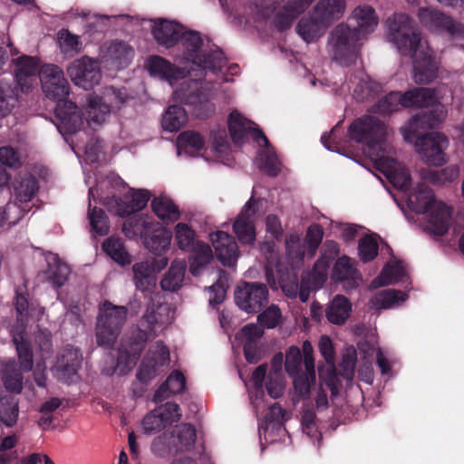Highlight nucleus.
<instances>
[{
    "label": "nucleus",
    "mask_w": 464,
    "mask_h": 464,
    "mask_svg": "<svg viewBox=\"0 0 464 464\" xmlns=\"http://www.w3.org/2000/svg\"><path fill=\"white\" fill-rule=\"evenodd\" d=\"M447 113L446 107L439 101L426 108L401 128L404 140L411 142L419 129H432L439 126L446 119Z\"/></svg>",
    "instance_id": "2eb2a0df"
},
{
    "label": "nucleus",
    "mask_w": 464,
    "mask_h": 464,
    "mask_svg": "<svg viewBox=\"0 0 464 464\" xmlns=\"http://www.w3.org/2000/svg\"><path fill=\"white\" fill-rule=\"evenodd\" d=\"M328 25L320 18H316L314 13L311 15L302 17L295 31L299 37L307 44L316 43L325 34Z\"/></svg>",
    "instance_id": "7c9ffc66"
},
{
    "label": "nucleus",
    "mask_w": 464,
    "mask_h": 464,
    "mask_svg": "<svg viewBox=\"0 0 464 464\" xmlns=\"http://www.w3.org/2000/svg\"><path fill=\"white\" fill-rule=\"evenodd\" d=\"M402 107L429 108L439 101L434 90L416 88L406 92L402 98Z\"/></svg>",
    "instance_id": "58836bf2"
},
{
    "label": "nucleus",
    "mask_w": 464,
    "mask_h": 464,
    "mask_svg": "<svg viewBox=\"0 0 464 464\" xmlns=\"http://www.w3.org/2000/svg\"><path fill=\"white\" fill-rule=\"evenodd\" d=\"M304 365L306 373L297 377L295 381V392L300 396H307L310 392L311 384L315 382L314 360L313 357V347L309 341H304L302 345Z\"/></svg>",
    "instance_id": "c85d7f7f"
},
{
    "label": "nucleus",
    "mask_w": 464,
    "mask_h": 464,
    "mask_svg": "<svg viewBox=\"0 0 464 464\" xmlns=\"http://www.w3.org/2000/svg\"><path fill=\"white\" fill-rule=\"evenodd\" d=\"M82 354L77 348L64 347L57 355L52 367L53 375L60 382L73 383L78 381V370L81 367Z\"/></svg>",
    "instance_id": "6ab92c4d"
},
{
    "label": "nucleus",
    "mask_w": 464,
    "mask_h": 464,
    "mask_svg": "<svg viewBox=\"0 0 464 464\" xmlns=\"http://www.w3.org/2000/svg\"><path fill=\"white\" fill-rule=\"evenodd\" d=\"M133 56V49L122 41L105 43L99 53L100 63L109 70H121L127 67Z\"/></svg>",
    "instance_id": "aec40b11"
},
{
    "label": "nucleus",
    "mask_w": 464,
    "mask_h": 464,
    "mask_svg": "<svg viewBox=\"0 0 464 464\" xmlns=\"http://www.w3.org/2000/svg\"><path fill=\"white\" fill-rule=\"evenodd\" d=\"M157 226V221L148 215H136L124 221L122 231L128 238L140 237L142 239L150 233V229Z\"/></svg>",
    "instance_id": "e433bc0d"
},
{
    "label": "nucleus",
    "mask_w": 464,
    "mask_h": 464,
    "mask_svg": "<svg viewBox=\"0 0 464 464\" xmlns=\"http://www.w3.org/2000/svg\"><path fill=\"white\" fill-rule=\"evenodd\" d=\"M346 10V0H319L313 13L329 26L343 17Z\"/></svg>",
    "instance_id": "72a5a7b5"
},
{
    "label": "nucleus",
    "mask_w": 464,
    "mask_h": 464,
    "mask_svg": "<svg viewBox=\"0 0 464 464\" xmlns=\"http://www.w3.org/2000/svg\"><path fill=\"white\" fill-rule=\"evenodd\" d=\"M349 19L355 24L353 30L357 31L361 37L372 34L379 24L375 10L366 4L356 6L352 11Z\"/></svg>",
    "instance_id": "cd10ccee"
},
{
    "label": "nucleus",
    "mask_w": 464,
    "mask_h": 464,
    "mask_svg": "<svg viewBox=\"0 0 464 464\" xmlns=\"http://www.w3.org/2000/svg\"><path fill=\"white\" fill-rule=\"evenodd\" d=\"M186 387V379L179 371H173L166 382L157 390L154 394V401L160 402L171 395L179 393Z\"/></svg>",
    "instance_id": "49530a36"
},
{
    "label": "nucleus",
    "mask_w": 464,
    "mask_h": 464,
    "mask_svg": "<svg viewBox=\"0 0 464 464\" xmlns=\"http://www.w3.org/2000/svg\"><path fill=\"white\" fill-rule=\"evenodd\" d=\"M67 74L76 86L91 90L102 80L100 62L89 56H82L68 65Z\"/></svg>",
    "instance_id": "4468645a"
},
{
    "label": "nucleus",
    "mask_w": 464,
    "mask_h": 464,
    "mask_svg": "<svg viewBox=\"0 0 464 464\" xmlns=\"http://www.w3.org/2000/svg\"><path fill=\"white\" fill-rule=\"evenodd\" d=\"M187 120V112L181 106L170 105L162 115L161 126L164 130L173 132L183 127Z\"/></svg>",
    "instance_id": "3c124183"
},
{
    "label": "nucleus",
    "mask_w": 464,
    "mask_h": 464,
    "mask_svg": "<svg viewBox=\"0 0 464 464\" xmlns=\"http://www.w3.org/2000/svg\"><path fill=\"white\" fill-rule=\"evenodd\" d=\"M418 17L423 26L436 33H448L452 36H460L464 26L456 23L450 16L431 8L421 7L418 11Z\"/></svg>",
    "instance_id": "412c9836"
},
{
    "label": "nucleus",
    "mask_w": 464,
    "mask_h": 464,
    "mask_svg": "<svg viewBox=\"0 0 464 464\" xmlns=\"http://www.w3.org/2000/svg\"><path fill=\"white\" fill-rule=\"evenodd\" d=\"M169 312L170 309L167 304L149 305L140 320L142 329L137 330V336L128 344H121L116 366L113 370L108 371L107 374L118 372L119 374L124 375L130 372L136 364L145 341L155 336L164 325L170 322Z\"/></svg>",
    "instance_id": "0eeeda50"
},
{
    "label": "nucleus",
    "mask_w": 464,
    "mask_h": 464,
    "mask_svg": "<svg viewBox=\"0 0 464 464\" xmlns=\"http://www.w3.org/2000/svg\"><path fill=\"white\" fill-rule=\"evenodd\" d=\"M191 248L192 257L189 271L193 276H198L204 266L212 259V250L208 244L202 242H197Z\"/></svg>",
    "instance_id": "603ef678"
},
{
    "label": "nucleus",
    "mask_w": 464,
    "mask_h": 464,
    "mask_svg": "<svg viewBox=\"0 0 464 464\" xmlns=\"http://www.w3.org/2000/svg\"><path fill=\"white\" fill-rule=\"evenodd\" d=\"M237 305L246 313H258L268 302V290L261 283H243L235 291Z\"/></svg>",
    "instance_id": "f3484780"
},
{
    "label": "nucleus",
    "mask_w": 464,
    "mask_h": 464,
    "mask_svg": "<svg viewBox=\"0 0 464 464\" xmlns=\"http://www.w3.org/2000/svg\"><path fill=\"white\" fill-rule=\"evenodd\" d=\"M228 130L232 140L237 145L244 143L248 135L251 136L260 147H263L256 157L258 168L273 177L279 173L281 163L274 149L270 147L267 138L255 122L235 110L228 117Z\"/></svg>",
    "instance_id": "6e6552de"
},
{
    "label": "nucleus",
    "mask_w": 464,
    "mask_h": 464,
    "mask_svg": "<svg viewBox=\"0 0 464 464\" xmlns=\"http://www.w3.org/2000/svg\"><path fill=\"white\" fill-rule=\"evenodd\" d=\"M387 135L386 125L375 116L359 118L349 128L350 139L362 145L363 153L374 167L405 195L411 189V176L408 169L396 160L395 150L386 140Z\"/></svg>",
    "instance_id": "7ed1b4c3"
},
{
    "label": "nucleus",
    "mask_w": 464,
    "mask_h": 464,
    "mask_svg": "<svg viewBox=\"0 0 464 464\" xmlns=\"http://www.w3.org/2000/svg\"><path fill=\"white\" fill-rule=\"evenodd\" d=\"M451 206L442 201L434 202L430 208L426 211L425 229L435 236H443L446 234L452 223Z\"/></svg>",
    "instance_id": "b1692460"
},
{
    "label": "nucleus",
    "mask_w": 464,
    "mask_h": 464,
    "mask_svg": "<svg viewBox=\"0 0 464 464\" xmlns=\"http://www.w3.org/2000/svg\"><path fill=\"white\" fill-rule=\"evenodd\" d=\"M171 237L170 231L157 222V226H153L142 240L147 249L153 254L160 255L169 248Z\"/></svg>",
    "instance_id": "f704fd0d"
},
{
    "label": "nucleus",
    "mask_w": 464,
    "mask_h": 464,
    "mask_svg": "<svg viewBox=\"0 0 464 464\" xmlns=\"http://www.w3.org/2000/svg\"><path fill=\"white\" fill-rule=\"evenodd\" d=\"M407 295L404 292L385 289L378 292L372 299V306L375 309L394 308L406 301Z\"/></svg>",
    "instance_id": "09e8293b"
},
{
    "label": "nucleus",
    "mask_w": 464,
    "mask_h": 464,
    "mask_svg": "<svg viewBox=\"0 0 464 464\" xmlns=\"http://www.w3.org/2000/svg\"><path fill=\"white\" fill-rule=\"evenodd\" d=\"M109 183H115V185H120L122 183V180L120 177L111 176L108 178L106 180H103L100 185L95 188H89V210H88V218L92 227V231L99 236H105L109 232V222L108 218L104 211L98 208H91V200L93 198L95 200V195H98V191L102 189L103 187L107 186Z\"/></svg>",
    "instance_id": "393cba45"
},
{
    "label": "nucleus",
    "mask_w": 464,
    "mask_h": 464,
    "mask_svg": "<svg viewBox=\"0 0 464 464\" xmlns=\"http://www.w3.org/2000/svg\"><path fill=\"white\" fill-rule=\"evenodd\" d=\"M256 202L253 197L244 205L233 223V231L244 245H254L256 241L255 215Z\"/></svg>",
    "instance_id": "5701e85b"
},
{
    "label": "nucleus",
    "mask_w": 464,
    "mask_h": 464,
    "mask_svg": "<svg viewBox=\"0 0 464 464\" xmlns=\"http://www.w3.org/2000/svg\"><path fill=\"white\" fill-rule=\"evenodd\" d=\"M134 284L137 289L150 291L156 285L155 269L149 261L133 265Z\"/></svg>",
    "instance_id": "a18cd8bd"
},
{
    "label": "nucleus",
    "mask_w": 464,
    "mask_h": 464,
    "mask_svg": "<svg viewBox=\"0 0 464 464\" xmlns=\"http://www.w3.org/2000/svg\"><path fill=\"white\" fill-rule=\"evenodd\" d=\"M57 40L61 52L64 54L74 55L82 50V42L79 36L67 29H61L58 32Z\"/></svg>",
    "instance_id": "e2e57ef3"
},
{
    "label": "nucleus",
    "mask_w": 464,
    "mask_h": 464,
    "mask_svg": "<svg viewBox=\"0 0 464 464\" xmlns=\"http://www.w3.org/2000/svg\"><path fill=\"white\" fill-rule=\"evenodd\" d=\"M378 238L375 235L365 236L360 239L358 253L362 261L370 262L378 255Z\"/></svg>",
    "instance_id": "0e129e2a"
},
{
    "label": "nucleus",
    "mask_w": 464,
    "mask_h": 464,
    "mask_svg": "<svg viewBox=\"0 0 464 464\" xmlns=\"http://www.w3.org/2000/svg\"><path fill=\"white\" fill-rule=\"evenodd\" d=\"M3 382L5 389L13 393H20L23 388V377L16 369L14 361H9L5 364L3 371Z\"/></svg>",
    "instance_id": "4d7b16f0"
},
{
    "label": "nucleus",
    "mask_w": 464,
    "mask_h": 464,
    "mask_svg": "<svg viewBox=\"0 0 464 464\" xmlns=\"http://www.w3.org/2000/svg\"><path fill=\"white\" fill-rule=\"evenodd\" d=\"M285 414V411L278 403H274L270 406L265 420H263L258 427L260 437L263 435L265 440L268 441L267 436L270 430L273 431L282 428Z\"/></svg>",
    "instance_id": "8fccbe9b"
},
{
    "label": "nucleus",
    "mask_w": 464,
    "mask_h": 464,
    "mask_svg": "<svg viewBox=\"0 0 464 464\" xmlns=\"http://www.w3.org/2000/svg\"><path fill=\"white\" fill-rule=\"evenodd\" d=\"M107 18V16L91 14L79 8H72L63 14V19L67 23L76 24L90 30H98V25Z\"/></svg>",
    "instance_id": "c03bdc74"
},
{
    "label": "nucleus",
    "mask_w": 464,
    "mask_h": 464,
    "mask_svg": "<svg viewBox=\"0 0 464 464\" xmlns=\"http://www.w3.org/2000/svg\"><path fill=\"white\" fill-rule=\"evenodd\" d=\"M404 197L408 208L417 214L426 213L434 202H438L432 190L424 184H419L413 189H410Z\"/></svg>",
    "instance_id": "473e14b6"
},
{
    "label": "nucleus",
    "mask_w": 464,
    "mask_h": 464,
    "mask_svg": "<svg viewBox=\"0 0 464 464\" xmlns=\"http://www.w3.org/2000/svg\"><path fill=\"white\" fill-rule=\"evenodd\" d=\"M13 342L16 348L21 369L24 372H30L33 369V352L30 343L25 338L24 333L14 334Z\"/></svg>",
    "instance_id": "864d4df0"
},
{
    "label": "nucleus",
    "mask_w": 464,
    "mask_h": 464,
    "mask_svg": "<svg viewBox=\"0 0 464 464\" xmlns=\"http://www.w3.org/2000/svg\"><path fill=\"white\" fill-rule=\"evenodd\" d=\"M304 358L300 349L297 346H290L285 356V369L288 375L293 378V384L297 377L304 375L306 369L301 370Z\"/></svg>",
    "instance_id": "5fc2aeb1"
},
{
    "label": "nucleus",
    "mask_w": 464,
    "mask_h": 464,
    "mask_svg": "<svg viewBox=\"0 0 464 464\" xmlns=\"http://www.w3.org/2000/svg\"><path fill=\"white\" fill-rule=\"evenodd\" d=\"M300 14L299 12L287 2L276 13L275 16V25L279 31L290 28L293 21Z\"/></svg>",
    "instance_id": "338daca9"
},
{
    "label": "nucleus",
    "mask_w": 464,
    "mask_h": 464,
    "mask_svg": "<svg viewBox=\"0 0 464 464\" xmlns=\"http://www.w3.org/2000/svg\"><path fill=\"white\" fill-rule=\"evenodd\" d=\"M183 32L184 29L182 25L176 22L164 19L155 20L151 28L155 41L167 48L175 45Z\"/></svg>",
    "instance_id": "bb28decb"
},
{
    "label": "nucleus",
    "mask_w": 464,
    "mask_h": 464,
    "mask_svg": "<svg viewBox=\"0 0 464 464\" xmlns=\"http://www.w3.org/2000/svg\"><path fill=\"white\" fill-rule=\"evenodd\" d=\"M182 52L176 62L186 68L190 78L174 92V99L191 105L195 115L208 118L215 111L210 98L218 91L219 81L228 82L222 69L227 63L223 52L196 31L180 36Z\"/></svg>",
    "instance_id": "f257e3e1"
},
{
    "label": "nucleus",
    "mask_w": 464,
    "mask_h": 464,
    "mask_svg": "<svg viewBox=\"0 0 464 464\" xmlns=\"http://www.w3.org/2000/svg\"><path fill=\"white\" fill-rule=\"evenodd\" d=\"M355 80H358V82L353 90V93L358 100L369 99L377 94L381 90V85L362 72L355 76Z\"/></svg>",
    "instance_id": "13d9d810"
},
{
    "label": "nucleus",
    "mask_w": 464,
    "mask_h": 464,
    "mask_svg": "<svg viewBox=\"0 0 464 464\" xmlns=\"http://www.w3.org/2000/svg\"><path fill=\"white\" fill-rule=\"evenodd\" d=\"M450 146L448 137L438 131L423 134L414 141V148L420 160L428 166L440 167L446 164V153Z\"/></svg>",
    "instance_id": "f8f14e48"
},
{
    "label": "nucleus",
    "mask_w": 464,
    "mask_h": 464,
    "mask_svg": "<svg viewBox=\"0 0 464 464\" xmlns=\"http://www.w3.org/2000/svg\"><path fill=\"white\" fill-rule=\"evenodd\" d=\"M126 317L125 306L113 305L108 301L102 304L95 329L99 346L111 348L115 343Z\"/></svg>",
    "instance_id": "9b49d317"
},
{
    "label": "nucleus",
    "mask_w": 464,
    "mask_h": 464,
    "mask_svg": "<svg viewBox=\"0 0 464 464\" xmlns=\"http://www.w3.org/2000/svg\"><path fill=\"white\" fill-rule=\"evenodd\" d=\"M332 276L334 281L342 282L346 290L357 287L362 282L361 275L354 267L353 261L345 256L335 262Z\"/></svg>",
    "instance_id": "c756f323"
},
{
    "label": "nucleus",
    "mask_w": 464,
    "mask_h": 464,
    "mask_svg": "<svg viewBox=\"0 0 464 464\" xmlns=\"http://www.w3.org/2000/svg\"><path fill=\"white\" fill-rule=\"evenodd\" d=\"M14 200L0 207V231H5L16 225L29 210V202L38 191L34 177L20 173L12 183Z\"/></svg>",
    "instance_id": "1a4fd4ad"
},
{
    "label": "nucleus",
    "mask_w": 464,
    "mask_h": 464,
    "mask_svg": "<svg viewBox=\"0 0 464 464\" xmlns=\"http://www.w3.org/2000/svg\"><path fill=\"white\" fill-rule=\"evenodd\" d=\"M174 232L175 239L181 250L188 251L195 246V232L188 224L178 223L175 226Z\"/></svg>",
    "instance_id": "69168bd1"
},
{
    "label": "nucleus",
    "mask_w": 464,
    "mask_h": 464,
    "mask_svg": "<svg viewBox=\"0 0 464 464\" xmlns=\"http://www.w3.org/2000/svg\"><path fill=\"white\" fill-rule=\"evenodd\" d=\"M203 149L204 140L202 136L196 131H184L180 133L177 139V150L179 156H199Z\"/></svg>",
    "instance_id": "4c0bfd02"
},
{
    "label": "nucleus",
    "mask_w": 464,
    "mask_h": 464,
    "mask_svg": "<svg viewBox=\"0 0 464 464\" xmlns=\"http://www.w3.org/2000/svg\"><path fill=\"white\" fill-rule=\"evenodd\" d=\"M361 36L348 24L341 23L329 34L326 50L333 61L342 66H348L357 59Z\"/></svg>",
    "instance_id": "9d476101"
},
{
    "label": "nucleus",
    "mask_w": 464,
    "mask_h": 464,
    "mask_svg": "<svg viewBox=\"0 0 464 464\" xmlns=\"http://www.w3.org/2000/svg\"><path fill=\"white\" fill-rule=\"evenodd\" d=\"M261 249L266 255V277L267 284L272 289L280 287L287 297L295 298L298 295L300 300L304 303L309 298L310 291L321 288L327 278L328 264L324 259L318 260L312 272L303 276L299 285L295 273L282 270L274 243H265Z\"/></svg>",
    "instance_id": "39448f33"
},
{
    "label": "nucleus",
    "mask_w": 464,
    "mask_h": 464,
    "mask_svg": "<svg viewBox=\"0 0 464 464\" xmlns=\"http://www.w3.org/2000/svg\"><path fill=\"white\" fill-rule=\"evenodd\" d=\"M406 276V270L400 261L392 260L383 267L381 275L372 282L373 288L396 284Z\"/></svg>",
    "instance_id": "de8ad7c7"
},
{
    "label": "nucleus",
    "mask_w": 464,
    "mask_h": 464,
    "mask_svg": "<svg viewBox=\"0 0 464 464\" xmlns=\"http://www.w3.org/2000/svg\"><path fill=\"white\" fill-rule=\"evenodd\" d=\"M145 67L149 73L155 78L164 80L174 89L181 87L182 82L188 75L186 68L176 66L165 58L159 55H151L147 58Z\"/></svg>",
    "instance_id": "a211bd4d"
},
{
    "label": "nucleus",
    "mask_w": 464,
    "mask_h": 464,
    "mask_svg": "<svg viewBox=\"0 0 464 464\" xmlns=\"http://www.w3.org/2000/svg\"><path fill=\"white\" fill-rule=\"evenodd\" d=\"M227 280L225 272L219 270L218 281L208 288L210 293L209 304L211 306L214 307L224 301L227 288Z\"/></svg>",
    "instance_id": "774afa93"
},
{
    "label": "nucleus",
    "mask_w": 464,
    "mask_h": 464,
    "mask_svg": "<svg viewBox=\"0 0 464 464\" xmlns=\"http://www.w3.org/2000/svg\"><path fill=\"white\" fill-rule=\"evenodd\" d=\"M319 350L322 356L324 358L327 364V376H325V371L319 368V377L324 380L327 386L330 388L332 394L337 392V387L335 385L336 372L334 365V347L332 340L325 335H323L319 340Z\"/></svg>",
    "instance_id": "2f4dec72"
},
{
    "label": "nucleus",
    "mask_w": 464,
    "mask_h": 464,
    "mask_svg": "<svg viewBox=\"0 0 464 464\" xmlns=\"http://www.w3.org/2000/svg\"><path fill=\"white\" fill-rule=\"evenodd\" d=\"M19 415L18 402L10 397L0 398V422L6 427L16 424Z\"/></svg>",
    "instance_id": "bf43d9fd"
},
{
    "label": "nucleus",
    "mask_w": 464,
    "mask_h": 464,
    "mask_svg": "<svg viewBox=\"0 0 464 464\" xmlns=\"http://www.w3.org/2000/svg\"><path fill=\"white\" fill-rule=\"evenodd\" d=\"M150 198V193L147 189H130V193L122 198L115 195L103 198L101 202L107 206L108 209L120 216L125 217L142 209Z\"/></svg>",
    "instance_id": "dca6fc26"
},
{
    "label": "nucleus",
    "mask_w": 464,
    "mask_h": 464,
    "mask_svg": "<svg viewBox=\"0 0 464 464\" xmlns=\"http://www.w3.org/2000/svg\"><path fill=\"white\" fill-rule=\"evenodd\" d=\"M151 208L155 215L166 223H173L180 217L177 205L170 198L164 195L152 199Z\"/></svg>",
    "instance_id": "37998d69"
},
{
    "label": "nucleus",
    "mask_w": 464,
    "mask_h": 464,
    "mask_svg": "<svg viewBox=\"0 0 464 464\" xmlns=\"http://www.w3.org/2000/svg\"><path fill=\"white\" fill-rule=\"evenodd\" d=\"M35 57L22 56L15 60V81L17 87H1L0 118L6 116L16 104L19 90L26 92L37 84L38 73L43 92L49 99L57 101L55 117L56 128L67 143H72L70 136L81 130L83 119L77 105L65 98L69 95L70 86L64 78L63 71L55 64H45L40 71Z\"/></svg>",
    "instance_id": "f03ea898"
},
{
    "label": "nucleus",
    "mask_w": 464,
    "mask_h": 464,
    "mask_svg": "<svg viewBox=\"0 0 464 464\" xmlns=\"http://www.w3.org/2000/svg\"><path fill=\"white\" fill-rule=\"evenodd\" d=\"M45 261L47 263L46 275L48 280L54 287H61L67 281L70 274L69 266L53 253H48L45 256Z\"/></svg>",
    "instance_id": "a19ab883"
},
{
    "label": "nucleus",
    "mask_w": 464,
    "mask_h": 464,
    "mask_svg": "<svg viewBox=\"0 0 464 464\" xmlns=\"http://www.w3.org/2000/svg\"><path fill=\"white\" fill-rule=\"evenodd\" d=\"M251 383L256 396L251 394V402L257 410L264 397V386L272 399H277L284 394L285 380L284 373L267 372V365L261 364L256 368L251 377Z\"/></svg>",
    "instance_id": "ddd939ff"
},
{
    "label": "nucleus",
    "mask_w": 464,
    "mask_h": 464,
    "mask_svg": "<svg viewBox=\"0 0 464 464\" xmlns=\"http://www.w3.org/2000/svg\"><path fill=\"white\" fill-rule=\"evenodd\" d=\"M187 263L182 259L174 260L168 272L160 281V286L164 291L176 292L183 284Z\"/></svg>",
    "instance_id": "79ce46f5"
},
{
    "label": "nucleus",
    "mask_w": 464,
    "mask_h": 464,
    "mask_svg": "<svg viewBox=\"0 0 464 464\" xmlns=\"http://www.w3.org/2000/svg\"><path fill=\"white\" fill-rule=\"evenodd\" d=\"M194 426L181 424L171 433H163L154 439L152 453L160 458L174 455L170 464H213L203 444H197Z\"/></svg>",
    "instance_id": "423d86ee"
},
{
    "label": "nucleus",
    "mask_w": 464,
    "mask_h": 464,
    "mask_svg": "<svg viewBox=\"0 0 464 464\" xmlns=\"http://www.w3.org/2000/svg\"><path fill=\"white\" fill-rule=\"evenodd\" d=\"M85 111V120L88 125L92 129L103 124L111 113L109 105L102 103V99L95 93L88 95Z\"/></svg>",
    "instance_id": "c9c22d12"
},
{
    "label": "nucleus",
    "mask_w": 464,
    "mask_h": 464,
    "mask_svg": "<svg viewBox=\"0 0 464 464\" xmlns=\"http://www.w3.org/2000/svg\"><path fill=\"white\" fill-rule=\"evenodd\" d=\"M352 311L350 301L343 295H336L326 306L327 320L336 325L343 324L349 318Z\"/></svg>",
    "instance_id": "ea45409f"
},
{
    "label": "nucleus",
    "mask_w": 464,
    "mask_h": 464,
    "mask_svg": "<svg viewBox=\"0 0 464 464\" xmlns=\"http://www.w3.org/2000/svg\"><path fill=\"white\" fill-rule=\"evenodd\" d=\"M386 39L413 63V79L429 83L437 76L438 65L428 42L421 37L414 21L406 14H394L385 22Z\"/></svg>",
    "instance_id": "20e7f679"
},
{
    "label": "nucleus",
    "mask_w": 464,
    "mask_h": 464,
    "mask_svg": "<svg viewBox=\"0 0 464 464\" xmlns=\"http://www.w3.org/2000/svg\"><path fill=\"white\" fill-rule=\"evenodd\" d=\"M403 94L399 92H391L380 99L372 107V111L379 114H390L402 107Z\"/></svg>",
    "instance_id": "680f3d73"
},
{
    "label": "nucleus",
    "mask_w": 464,
    "mask_h": 464,
    "mask_svg": "<svg viewBox=\"0 0 464 464\" xmlns=\"http://www.w3.org/2000/svg\"><path fill=\"white\" fill-rule=\"evenodd\" d=\"M102 248L112 260L121 266L130 262V255L126 251L123 243L119 238H107L102 245Z\"/></svg>",
    "instance_id": "052dcab7"
},
{
    "label": "nucleus",
    "mask_w": 464,
    "mask_h": 464,
    "mask_svg": "<svg viewBox=\"0 0 464 464\" xmlns=\"http://www.w3.org/2000/svg\"><path fill=\"white\" fill-rule=\"evenodd\" d=\"M305 244L297 234H291L285 238L287 258L293 267L297 266L305 255Z\"/></svg>",
    "instance_id": "6e6d98bb"
},
{
    "label": "nucleus",
    "mask_w": 464,
    "mask_h": 464,
    "mask_svg": "<svg viewBox=\"0 0 464 464\" xmlns=\"http://www.w3.org/2000/svg\"><path fill=\"white\" fill-rule=\"evenodd\" d=\"M169 362V349L161 342H157L143 359L137 372V378L142 382L150 381L159 374L160 368L167 365Z\"/></svg>",
    "instance_id": "4be33fe9"
},
{
    "label": "nucleus",
    "mask_w": 464,
    "mask_h": 464,
    "mask_svg": "<svg viewBox=\"0 0 464 464\" xmlns=\"http://www.w3.org/2000/svg\"><path fill=\"white\" fill-rule=\"evenodd\" d=\"M210 238L218 259L226 266H234L238 257V247L235 239L223 231L211 234Z\"/></svg>",
    "instance_id": "a878e982"
}]
</instances>
